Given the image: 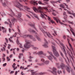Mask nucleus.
I'll list each match as a JSON object with an SVG mask.
<instances>
[{"instance_id": "f257e3e1", "label": "nucleus", "mask_w": 75, "mask_h": 75, "mask_svg": "<svg viewBox=\"0 0 75 75\" xmlns=\"http://www.w3.org/2000/svg\"><path fill=\"white\" fill-rule=\"evenodd\" d=\"M59 65H60V67L62 69H66L67 71L69 73L70 72V69L69 67L67 66H65V64L64 63H56V65L57 66L58 68H60V67L59 66Z\"/></svg>"}, {"instance_id": "f03ea898", "label": "nucleus", "mask_w": 75, "mask_h": 75, "mask_svg": "<svg viewBox=\"0 0 75 75\" xmlns=\"http://www.w3.org/2000/svg\"><path fill=\"white\" fill-rule=\"evenodd\" d=\"M33 9L35 12H36V13H37V12H39V13H40L41 14V17H42V18H44V16L43 15L44 13L42 10V8L39 6L37 9L35 7H33Z\"/></svg>"}, {"instance_id": "7ed1b4c3", "label": "nucleus", "mask_w": 75, "mask_h": 75, "mask_svg": "<svg viewBox=\"0 0 75 75\" xmlns=\"http://www.w3.org/2000/svg\"><path fill=\"white\" fill-rule=\"evenodd\" d=\"M15 3H14V4H15L14 6L17 8H19L20 10L21 11H23V9L22 8H20V7H23V5L20 4L18 1H15Z\"/></svg>"}, {"instance_id": "20e7f679", "label": "nucleus", "mask_w": 75, "mask_h": 75, "mask_svg": "<svg viewBox=\"0 0 75 75\" xmlns=\"http://www.w3.org/2000/svg\"><path fill=\"white\" fill-rule=\"evenodd\" d=\"M40 30L44 34L45 36V37H46V36H48V37L49 38H52V36H51V35L49 33H47L46 32H45V31H44V30H43V29H42V28L40 29Z\"/></svg>"}, {"instance_id": "39448f33", "label": "nucleus", "mask_w": 75, "mask_h": 75, "mask_svg": "<svg viewBox=\"0 0 75 75\" xmlns=\"http://www.w3.org/2000/svg\"><path fill=\"white\" fill-rule=\"evenodd\" d=\"M52 47L53 49V54H54L55 56L57 57H59V55L58 53V52H57V51L56 48H55V47L54 46L52 45Z\"/></svg>"}, {"instance_id": "423d86ee", "label": "nucleus", "mask_w": 75, "mask_h": 75, "mask_svg": "<svg viewBox=\"0 0 75 75\" xmlns=\"http://www.w3.org/2000/svg\"><path fill=\"white\" fill-rule=\"evenodd\" d=\"M61 45L63 47L62 48V51H63V52H64V54H65V56L67 58L68 61L69 62V59L68 57H67V53L66 52V51L65 50V47L64 46V45L62 43H60Z\"/></svg>"}, {"instance_id": "0eeeda50", "label": "nucleus", "mask_w": 75, "mask_h": 75, "mask_svg": "<svg viewBox=\"0 0 75 75\" xmlns=\"http://www.w3.org/2000/svg\"><path fill=\"white\" fill-rule=\"evenodd\" d=\"M25 42L26 43L24 45V48H29L31 47V45L30 44L29 41L27 40H25Z\"/></svg>"}, {"instance_id": "6e6552de", "label": "nucleus", "mask_w": 75, "mask_h": 75, "mask_svg": "<svg viewBox=\"0 0 75 75\" xmlns=\"http://www.w3.org/2000/svg\"><path fill=\"white\" fill-rule=\"evenodd\" d=\"M8 21L9 23V27L10 28H12V24H11V21H12L13 24H13L14 23V22L16 21V19H8Z\"/></svg>"}, {"instance_id": "1a4fd4ad", "label": "nucleus", "mask_w": 75, "mask_h": 75, "mask_svg": "<svg viewBox=\"0 0 75 75\" xmlns=\"http://www.w3.org/2000/svg\"><path fill=\"white\" fill-rule=\"evenodd\" d=\"M44 44L42 45V46L44 47H48V42L46 40L44 39Z\"/></svg>"}, {"instance_id": "9d476101", "label": "nucleus", "mask_w": 75, "mask_h": 75, "mask_svg": "<svg viewBox=\"0 0 75 75\" xmlns=\"http://www.w3.org/2000/svg\"><path fill=\"white\" fill-rule=\"evenodd\" d=\"M52 73L54 75H57V69L55 67H53L52 69Z\"/></svg>"}, {"instance_id": "9b49d317", "label": "nucleus", "mask_w": 75, "mask_h": 75, "mask_svg": "<svg viewBox=\"0 0 75 75\" xmlns=\"http://www.w3.org/2000/svg\"><path fill=\"white\" fill-rule=\"evenodd\" d=\"M30 16H31L32 15H33V16H34L35 18H37V19H38V17L35 14V13H34L33 12H32L31 11H30Z\"/></svg>"}, {"instance_id": "f8f14e48", "label": "nucleus", "mask_w": 75, "mask_h": 75, "mask_svg": "<svg viewBox=\"0 0 75 75\" xmlns=\"http://www.w3.org/2000/svg\"><path fill=\"white\" fill-rule=\"evenodd\" d=\"M30 37V38H33V37L32 36L30 35H25L23 36V37L25 38L26 37Z\"/></svg>"}, {"instance_id": "ddd939ff", "label": "nucleus", "mask_w": 75, "mask_h": 75, "mask_svg": "<svg viewBox=\"0 0 75 75\" xmlns=\"http://www.w3.org/2000/svg\"><path fill=\"white\" fill-rule=\"evenodd\" d=\"M47 52L48 54H50V55H51V56H52V57H53L54 59H55V60H56V57H54V56L53 55H52V52Z\"/></svg>"}, {"instance_id": "4468645a", "label": "nucleus", "mask_w": 75, "mask_h": 75, "mask_svg": "<svg viewBox=\"0 0 75 75\" xmlns=\"http://www.w3.org/2000/svg\"><path fill=\"white\" fill-rule=\"evenodd\" d=\"M30 3H32V4H33V5H34L35 6H36V5H37V4H38L34 1H31Z\"/></svg>"}, {"instance_id": "2eb2a0df", "label": "nucleus", "mask_w": 75, "mask_h": 75, "mask_svg": "<svg viewBox=\"0 0 75 75\" xmlns=\"http://www.w3.org/2000/svg\"><path fill=\"white\" fill-rule=\"evenodd\" d=\"M52 10L53 12V13H52L53 15V16H56V14L55 13H58V12L54 9H52Z\"/></svg>"}, {"instance_id": "dca6fc26", "label": "nucleus", "mask_w": 75, "mask_h": 75, "mask_svg": "<svg viewBox=\"0 0 75 75\" xmlns=\"http://www.w3.org/2000/svg\"><path fill=\"white\" fill-rule=\"evenodd\" d=\"M60 53L61 55V56H62V57L64 58V59L65 60V62H66L67 64V60H66L65 58L64 57V54H63L62 53V52H60Z\"/></svg>"}, {"instance_id": "f3484780", "label": "nucleus", "mask_w": 75, "mask_h": 75, "mask_svg": "<svg viewBox=\"0 0 75 75\" xmlns=\"http://www.w3.org/2000/svg\"><path fill=\"white\" fill-rule=\"evenodd\" d=\"M43 63L44 64V65H45V64H46V65H47L48 64H49V63H50V61L49 60H46Z\"/></svg>"}, {"instance_id": "a211bd4d", "label": "nucleus", "mask_w": 75, "mask_h": 75, "mask_svg": "<svg viewBox=\"0 0 75 75\" xmlns=\"http://www.w3.org/2000/svg\"><path fill=\"white\" fill-rule=\"evenodd\" d=\"M46 57L48 59H49V60H50L51 61V60L53 59L52 57L51 56H47Z\"/></svg>"}, {"instance_id": "6ab92c4d", "label": "nucleus", "mask_w": 75, "mask_h": 75, "mask_svg": "<svg viewBox=\"0 0 75 75\" xmlns=\"http://www.w3.org/2000/svg\"><path fill=\"white\" fill-rule=\"evenodd\" d=\"M55 20L57 22V23H58V22H59V23H60L61 24H64L62 23L61 22L59 19H55Z\"/></svg>"}, {"instance_id": "aec40b11", "label": "nucleus", "mask_w": 75, "mask_h": 75, "mask_svg": "<svg viewBox=\"0 0 75 75\" xmlns=\"http://www.w3.org/2000/svg\"><path fill=\"white\" fill-rule=\"evenodd\" d=\"M37 65H39V66H42V65H44V63H37Z\"/></svg>"}, {"instance_id": "412c9836", "label": "nucleus", "mask_w": 75, "mask_h": 75, "mask_svg": "<svg viewBox=\"0 0 75 75\" xmlns=\"http://www.w3.org/2000/svg\"><path fill=\"white\" fill-rule=\"evenodd\" d=\"M60 7H62V8H64V10H65V11H66L67 9H65V8L64 7V5L62 4H61L60 5Z\"/></svg>"}, {"instance_id": "4be33fe9", "label": "nucleus", "mask_w": 75, "mask_h": 75, "mask_svg": "<svg viewBox=\"0 0 75 75\" xmlns=\"http://www.w3.org/2000/svg\"><path fill=\"white\" fill-rule=\"evenodd\" d=\"M0 1L4 7H5V6H6V4L5 2L3 3L2 0H1Z\"/></svg>"}, {"instance_id": "5701e85b", "label": "nucleus", "mask_w": 75, "mask_h": 75, "mask_svg": "<svg viewBox=\"0 0 75 75\" xmlns=\"http://www.w3.org/2000/svg\"><path fill=\"white\" fill-rule=\"evenodd\" d=\"M29 59H28V61H29V62H32V60L31 59H32V58H33V57H31V56H30L29 57Z\"/></svg>"}, {"instance_id": "b1692460", "label": "nucleus", "mask_w": 75, "mask_h": 75, "mask_svg": "<svg viewBox=\"0 0 75 75\" xmlns=\"http://www.w3.org/2000/svg\"><path fill=\"white\" fill-rule=\"evenodd\" d=\"M38 55H41L42 54H44V52L42 51H40L38 52Z\"/></svg>"}, {"instance_id": "393cba45", "label": "nucleus", "mask_w": 75, "mask_h": 75, "mask_svg": "<svg viewBox=\"0 0 75 75\" xmlns=\"http://www.w3.org/2000/svg\"><path fill=\"white\" fill-rule=\"evenodd\" d=\"M21 13H19L18 14V17H17V18H20V19H21V18H20L21 17Z\"/></svg>"}, {"instance_id": "a878e982", "label": "nucleus", "mask_w": 75, "mask_h": 75, "mask_svg": "<svg viewBox=\"0 0 75 75\" xmlns=\"http://www.w3.org/2000/svg\"><path fill=\"white\" fill-rule=\"evenodd\" d=\"M68 43H69V46L70 47L72 51H74V50H73V48H72V45H71V44H70V43L69 42Z\"/></svg>"}, {"instance_id": "bb28decb", "label": "nucleus", "mask_w": 75, "mask_h": 75, "mask_svg": "<svg viewBox=\"0 0 75 75\" xmlns=\"http://www.w3.org/2000/svg\"><path fill=\"white\" fill-rule=\"evenodd\" d=\"M29 31H30V32H31V31H32V32H33V33H35V34H37V33H36V32H35V31L34 30H31V29H30L29 30Z\"/></svg>"}, {"instance_id": "cd10ccee", "label": "nucleus", "mask_w": 75, "mask_h": 75, "mask_svg": "<svg viewBox=\"0 0 75 75\" xmlns=\"http://www.w3.org/2000/svg\"><path fill=\"white\" fill-rule=\"evenodd\" d=\"M21 56H23V54L20 53L19 54V55L18 56V58H19V59H21Z\"/></svg>"}, {"instance_id": "c85d7f7f", "label": "nucleus", "mask_w": 75, "mask_h": 75, "mask_svg": "<svg viewBox=\"0 0 75 75\" xmlns=\"http://www.w3.org/2000/svg\"><path fill=\"white\" fill-rule=\"evenodd\" d=\"M63 15H64V16H65V17H64V19H67V15H66V13H65V12H64V13H63Z\"/></svg>"}, {"instance_id": "c756f323", "label": "nucleus", "mask_w": 75, "mask_h": 75, "mask_svg": "<svg viewBox=\"0 0 75 75\" xmlns=\"http://www.w3.org/2000/svg\"><path fill=\"white\" fill-rule=\"evenodd\" d=\"M50 3L52 4L54 6H55L54 4H55V3H57V2H54V1H50Z\"/></svg>"}, {"instance_id": "7c9ffc66", "label": "nucleus", "mask_w": 75, "mask_h": 75, "mask_svg": "<svg viewBox=\"0 0 75 75\" xmlns=\"http://www.w3.org/2000/svg\"><path fill=\"white\" fill-rule=\"evenodd\" d=\"M49 21H50V22L52 23V24H54V23H55V22L53 21L52 20H51V19H48Z\"/></svg>"}, {"instance_id": "2f4dec72", "label": "nucleus", "mask_w": 75, "mask_h": 75, "mask_svg": "<svg viewBox=\"0 0 75 75\" xmlns=\"http://www.w3.org/2000/svg\"><path fill=\"white\" fill-rule=\"evenodd\" d=\"M57 73L59 75L62 73V71H61V70H58L57 71Z\"/></svg>"}, {"instance_id": "473e14b6", "label": "nucleus", "mask_w": 75, "mask_h": 75, "mask_svg": "<svg viewBox=\"0 0 75 75\" xmlns=\"http://www.w3.org/2000/svg\"><path fill=\"white\" fill-rule=\"evenodd\" d=\"M13 16H14V13H12L11 15H9V16L11 17H13Z\"/></svg>"}, {"instance_id": "72a5a7b5", "label": "nucleus", "mask_w": 75, "mask_h": 75, "mask_svg": "<svg viewBox=\"0 0 75 75\" xmlns=\"http://www.w3.org/2000/svg\"><path fill=\"white\" fill-rule=\"evenodd\" d=\"M38 4H41L42 5H45V4L42 3V2L41 1H39L38 2Z\"/></svg>"}, {"instance_id": "f704fd0d", "label": "nucleus", "mask_w": 75, "mask_h": 75, "mask_svg": "<svg viewBox=\"0 0 75 75\" xmlns=\"http://www.w3.org/2000/svg\"><path fill=\"white\" fill-rule=\"evenodd\" d=\"M67 53H68L69 56L72 59V57L71 56V54H70V52H68L67 51Z\"/></svg>"}, {"instance_id": "c9c22d12", "label": "nucleus", "mask_w": 75, "mask_h": 75, "mask_svg": "<svg viewBox=\"0 0 75 75\" xmlns=\"http://www.w3.org/2000/svg\"><path fill=\"white\" fill-rule=\"evenodd\" d=\"M36 38H37V40H38V41H40V40H41V39H40L37 36H36Z\"/></svg>"}, {"instance_id": "e433bc0d", "label": "nucleus", "mask_w": 75, "mask_h": 75, "mask_svg": "<svg viewBox=\"0 0 75 75\" xmlns=\"http://www.w3.org/2000/svg\"><path fill=\"white\" fill-rule=\"evenodd\" d=\"M67 11V13L69 14H72V13H71V12L69 11Z\"/></svg>"}, {"instance_id": "4c0bfd02", "label": "nucleus", "mask_w": 75, "mask_h": 75, "mask_svg": "<svg viewBox=\"0 0 75 75\" xmlns=\"http://www.w3.org/2000/svg\"><path fill=\"white\" fill-rule=\"evenodd\" d=\"M6 58L7 59V61H10V59L9 58V57H6Z\"/></svg>"}, {"instance_id": "58836bf2", "label": "nucleus", "mask_w": 75, "mask_h": 75, "mask_svg": "<svg viewBox=\"0 0 75 75\" xmlns=\"http://www.w3.org/2000/svg\"><path fill=\"white\" fill-rule=\"evenodd\" d=\"M45 74V73H43L42 72H41L40 73H39V75H44Z\"/></svg>"}, {"instance_id": "ea45409f", "label": "nucleus", "mask_w": 75, "mask_h": 75, "mask_svg": "<svg viewBox=\"0 0 75 75\" xmlns=\"http://www.w3.org/2000/svg\"><path fill=\"white\" fill-rule=\"evenodd\" d=\"M33 50H38V48L35 47H33Z\"/></svg>"}, {"instance_id": "a19ab883", "label": "nucleus", "mask_w": 75, "mask_h": 75, "mask_svg": "<svg viewBox=\"0 0 75 75\" xmlns=\"http://www.w3.org/2000/svg\"><path fill=\"white\" fill-rule=\"evenodd\" d=\"M18 34H19V35H21V33L20 32V30H19V29H18Z\"/></svg>"}, {"instance_id": "79ce46f5", "label": "nucleus", "mask_w": 75, "mask_h": 75, "mask_svg": "<svg viewBox=\"0 0 75 75\" xmlns=\"http://www.w3.org/2000/svg\"><path fill=\"white\" fill-rule=\"evenodd\" d=\"M16 65V64L14 63L12 65V67L13 68H15V66Z\"/></svg>"}, {"instance_id": "37998d69", "label": "nucleus", "mask_w": 75, "mask_h": 75, "mask_svg": "<svg viewBox=\"0 0 75 75\" xmlns=\"http://www.w3.org/2000/svg\"><path fill=\"white\" fill-rule=\"evenodd\" d=\"M33 27L34 28V29H35V30H36V31H37V30L36 29V28H35V26H34V25H33Z\"/></svg>"}, {"instance_id": "c03bdc74", "label": "nucleus", "mask_w": 75, "mask_h": 75, "mask_svg": "<svg viewBox=\"0 0 75 75\" xmlns=\"http://www.w3.org/2000/svg\"><path fill=\"white\" fill-rule=\"evenodd\" d=\"M68 22L70 24H73V22H71V21H68Z\"/></svg>"}, {"instance_id": "a18cd8bd", "label": "nucleus", "mask_w": 75, "mask_h": 75, "mask_svg": "<svg viewBox=\"0 0 75 75\" xmlns=\"http://www.w3.org/2000/svg\"><path fill=\"white\" fill-rule=\"evenodd\" d=\"M52 18H53V19H59V18L58 17H53Z\"/></svg>"}, {"instance_id": "49530a36", "label": "nucleus", "mask_w": 75, "mask_h": 75, "mask_svg": "<svg viewBox=\"0 0 75 75\" xmlns=\"http://www.w3.org/2000/svg\"><path fill=\"white\" fill-rule=\"evenodd\" d=\"M17 43L18 45H19V44H20V43H19V42L18 41V39H17V41L16 42Z\"/></svg>"}, {"instance_id": "de8ad7c7", "label": "nucleus", "mask_w": 75, "mask_h": 75, "mask_svg": "<svg viewBox=\"0 0 75 75\" xmlns=\"http://www.w3.org/2000/svg\"><path fill=\"white\" fill-rule=\"evenodd\" d=\"M5 40L6 41V42H7V43H8V39H7V38H5Z\"/></svg>"}, {"instance_id": "09e8293b", "label": "nucleus", "mask_w": 75, "mask_h": 75, "mask_svg": "<svg viewBox=\"0 0 75 75\" xmlns=\"http://www.w3.org/2000/svg\"><path fill=\"white\" fill-rule=\"evenodd\" d=\"M45 16H46V17H47L48 18V19H52L51 18H50V17H49V16H47V15H45Z\"/></svg>"}, {"instance_id": "8fccbe9b", "label": "nucleus", "mask_w": 75, "mask_h": 75, "mask_svg": "<svg viewBox=\"0 0 75 75\" xmlns=\"http://www.w3.org/2000/svg\"><path fill=\"white\" fill-rule=\"evenodd\" d=\"M71 11L72 12V15H73L74 17H75V13H74V11Z\"/></svg>"}, {"instance_id": "3c124183", "label": "nucleus", "mask_w": 75, "mask_h": 75, "mask_svg": "<svg viewBox=\"0 0 75 75\" xmlns=\"http://www.w3.org/2000/svg\"><path fill=\"white\" fill-rule=\"evenodd\" d=\"M9 41H10V42H13V41L12 40L10 39V38H9Z\"/></svg>"}, {"instance_id": "603ef678", "label": "nucleus", "mask_w": 75, "mask_h": 75, "mask_svg": "<svg viewBox=\"0 0 75 75\" xmlns=\"http://www.w3.org/2000/svg\"><path fill=\"white\" fill-rule=\"evenodd\" d=\"M7 65V63H5L3 64V67H6V65Z\"/></svg>"}, {"instance_id": "864d4df0", "label": "nucleus", "mask_w": 75, "mask_h": 75, "mask_svg": "<svg viewBox=\"0 0 75 75\" xmlns=\"http://www.w3.org/2000/svg\"><path fill=\"white\" fill-rule=\"evenodd\" d=\"M63 38L64 40H65L66 39V37L65 35H63Z\"/></svg>"}, {"instance_id": "5fc2aeb1", "label": "nucleus", "mask_w": 75, "mask_h": 75, "mask_svg": "<svg viewBox=\"0 0 75 75\" xmlns=\"http://www.w3.org/2000/svg\"><path fill=\"white\" fill-rule=\"evenodd\" d=\"M41 61H42V62H44L45 61V60L44 59H41Z\"/></svg>"}, {"instance_id": "6e6d98bb", "label": "nucleus", "mask_w": 75, "mask_h": 75, "mask_svg": "<svg viewBox=\"0 0 75 75\" xmlns=\"http://www.w3.org/2000/svg\"><path fill=\"white\" fill-rule=\"evenodd\" d=\"M33 54L34 55L36 54L37 55V54H38V52L37 53L36 52H33Z\"/></svg>"}, {"instance_id": "4d7b16f0", "label": "nucleus", "mask_w": 75, "mask_h": 75, "mask_svg": "<svg viewBox=\"0 0 75 75\" xmlns=\"http://www.w3.org/2000/svg\"><path fill=\"white\" fill-rule=\"evenodd\" d=\"M44 8L46 10V11H48V9H47V7H45Z\"/></svg>"}, {"instance_id": "13d9d810", "label": "nucleus", "mask_w": 75, "mask_h": 75, "mask_svg": "<svg viewBox=\"0 0 75 75\" xmlns=\"http://www.w3.org/2000/svg\"><path fill=\"white\" fill-rule=\"evenodd\" d=\"M64 4L65 6H66V8H68V5H67V4H65L64 3Z\"/></svg>"}, {"instance_id": "bf43d9fd", "label": "nucleus", "mask_w": 75, "mask_h": 75, "mask_svg": "<svg viewBox=\"0 0 75 75\" xmlns=\"http://www.w3.org/2000/svg\"><path fill=\"white\" fill-rule=\"evenodd\" d=\"M14 72V71H11V72L10 73V74H13Z\"/></svg>"}, {"instance_id": "052dcab7", "label": "nucleus", "mask_w": 75, "mask_h": 75, "mask_svg": "<svg viewBox=\"0 0 75 75\" xmlns=\"http://www.w3.org/2000/svg\"><path fill=\"white\" fill-rule=\"evenodd\" d=\"M26 16L28 17V18H31L30 17V16L28 15H26Z\"/></svg>"}, {"instance_id": "680f3d73", "label": "nucleus", "mask_w": 75, "mask_h": 75, "mask_svg": "<svg viewBox=\"0 0 75 75\" xmlns=\"http://www.w3.org/2000/svg\"><path fill=\"white\" fill-rule=\"evenodd\" d=\"M23 2H25V3H27V0H22Z\"/></svg>"}, {"instance_id": "e2e57ef3", "label": "nucleus", "mask_w": 75, "mask_h": 75, "mask_svg": "<svg viewBox=\"0 0 75 75\" xmlns=\"http://www.w3.org/2000/svg\"><path fill=\"white\" fill-rule=\"evenodd\" d=\"M20 45H19V47L21 48H22V45L21 44H19Z\"/></svg>"}, {"instance_id": "0e129e2a", "label": "nucleus", "mask_w": 75, "mask_h": 75, "mask_svg": "<svg viewBox=\"0 0 75 75\" xmlns=\"http://www.w3.org/2000/svg\"><path fill=\"white\" fill-rule=\"evenodd\" d=\"M32 74H31V75H34L35 74V72H32L31 73Z\"/></svg>"}, {"instance_id": "69168bd1", "label": "nucleus", "mask_w": 75, "mask_h": 75, "mask_svg": "<svg viewBox=\"0 0 75 75\" xmlns=\"http://www.w3.org/2000/svg\"><path fill=\"white\" fill-rule=\"evenodd\" d=\"M13 57V54H11L10 55V56H9V57L10 58H11V57Z\"/></svg>"}, {"instance_id": "338daca9", "label": "nucleus", "mask_w": 75, "mask_h": 75, "mask_svg": "<svg viewBox=\"0 0 75 75\" xmlns=\"http://www.w3.org/2000/svg\"><path fill=\"white\" fill-rule=\"evenodd\" d=\"M4 23L5 24H8V23L7 22L5 21L4 22Z\"/></svg>"}, {"instance_id": "774afa93", "label": "nucleus", "mask_w": 75, "mask_h": 75, "mask_svg": "<svg viewBox=\"0 0 75 75\" xmlns=\"http://www.w3.org/2000/svg\"><path fill=\"white\" fill-rule=\"evenodd\" d=\"M21 75H24V73H23V71L21 72Z\"/></svg>"}]
</instances>
